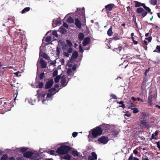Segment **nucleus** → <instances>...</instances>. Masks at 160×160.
Returning <instances> with one entry per match:
<instances>
[{
	"label": "nucleus",
	"mask_w": 160,
	"mask_h": 160,
	"mask_svg": "<svg viewBox=\"0 0 160 160\" xmlns=\"http://www.w3.org/2000/svg\"><path fill=\"white\" fill-rule=\"evenodd\" d=\"M91 135H89V138H95L102 134V131L100 127L98 126L92 129Z\"/></svg>",
	"instance_id": "nucleus-1"
},
{
	"label": "nucleus",
	"mask_w": 160,
	"mask_h": 160,
	"mask_svg": "<svg viewBox=\"0 0 160 160\" xmlns=\"http://www.w3.org/2000/svg\"><path fill=\"white\" fill-rule=\"evenodd\" d=\"M71 149L72 148L70 146L64 145L59 148L56 152L58 153L63 155L67 154Z\"/></svg>",
	"instance_id": "nucleus-2"
},
{
	"label": "nucleus",
	"mask_w": 160,
	"mask_h": 160,
	"mask_svg": "<svg viewBox=\"0 0 160 160\" xmlns=\"http://www.w3.org/2000/svg\"><path fill=\"white\" fill-rule=\"evenodd\" d=\"M77 11H76V16H77L80 20L85 19V12L84 8H83L82 9L81 8H77Z\"/></svg>",
	"instance_id": "nucleus-3"
},
{
	"label": "nucleus",
	"mask_w": 160,
	"mask_h": 160,
	"mask_svg": "<svg viewBox=\"0 0 160 160\" xmlns=\"http://www.w3.org/2000/svg\"><path fill=\"white\" fill-rule=\"evenodd\" d=\"M100 127L101 129H102V132H103V134H105L107 133L108 132V130L110 128V125L105 124V123L102 124L99 126Z\"/></svg>",
	"instance_id": "nucleus-4"
},
{
	"label": "nucleus",
	"mask_w": 160,
	"mask_h": 160,
	"mask_svg": "<svg viewBox=\"0 0 160 160\" xmlns=\"http://www.w3.org/2000/svg\"><path fill=\"white\" fill-rule=\"evenodd\" d=\"M98 141L99 142V143L105 144L108 142V138L104 136H102L98 139Z\"/></svg>",
	"instance_id": "nucleus-5"
},
{
	"label": "nucleus",
	"mask_w": 160,
	"mask_h": 160,
	"mask_svg": "<svg viewBox=\"0 0 160 160\" xmlns=\"http://www.w3.org/2000/svg\"><path fill=\"white\" fill-rule=\"evenodd\" d=\"M54 82L52 79L48 80L45 85V88L46 89H49L52 86Z\"/></svg>",
	"instance_id": "nucleus-6"
},
{
	"label": "nucleus",
	"mask_w": 160,
	"mask_h": 160,
	"mask_svg": "<svg viewBox=\"0 0 160 160\" xmlns=\"http://www.w3.org/2000/svg\"><path fill=\"white\" fill-rule=\"evenodd\" d=\"M140 123L141 125L140 126L142 128H149V124L145 120H141Z\"/></svg>",
	"instance_id": "nucleus-7"
},
{
	"label": "nucleus",
	"mask_w": 160,
	"mask_h": 160,
	"mask_svg": "<svg viewBox=\"0 0 160 160\" xmlns=\"http://www.w3.org/2000/svg\"><path fill=\"white\" fill-rule=\"evenodd\" d=\"M33 152H32L27 151L24 152L23 154V155L25 157L29 158L33 156Z\"/></svg>",
	"instance_id": "nucleus-8"
},
{
	"label": "nucleus",
	"mask_w": 160,
	"mask_h": 160,
	"mask_svg": "<svg viewBox=\"0 0 160 160\" xmlns=\"http://www.w3.org/2000/svg\"><path fill=\"white\" fill-rule=\"evenodd\" d=\"M91 42V39L89 37H86L83 40L82 42L83 45L85 46L88 44H89Z\"/></svg>",
	"instance_id": "nucleus-9"
},
{
	"label": "nucleus",
	"mask_w": 160,
	"mask_h": 160,
	"mask_svg": "<svg viewBox=\"0 0 160 160\" xmlns=\"http://www.w3.org/2000/svg\"><path fill=\"white\" fill-rule=\"evenodd\" d=\"M40 63L42 68H46L47 65V63L42 58L40 59Z\"/></svg>",
	"instance_id": "nucleus-10"
},
{
	"label": "nucleus",
	"mask_w": 160,
	"mask_h": 160,
	"mask_svg": "<svg viewBox=\"0 0 160 160\" xmlns=\"http://www.w3.org/2000/svg\"><path fill=\"white\" fill-rule=\"evenodd\" d=\"M115 6L114 4H109L105 6V8L107 11H111Z\"/></svg>",
	"instance_id": "nucleus-11"
},
{
	"label": "nucleus",
	"mask_w": 160,
	"mask_h": 160,
	"mask_svg": "<svg viewBox=\"0 0 160 160\" xmlns=\"http://www.w3.org/2000/svg\"><path fill=\"white\" fill-rule=\"evenodd\" d=\"M75 24L77 28L80 29L81 28V23L80 21L78 18L75 19Z\"/></svg>",
	"instance_id": "nucleus-12"
},
{
	"label": "nucleus",
	"mask_w": 160,
	"mask_h": 160,
	"mask_svg": "<svg viewBox=\"0 0 160 160\" xmlns=\"http://www.w3.org/2000/svg\"><path fill=\"white\" fill-rule=\"evenodd\" d=\"M148 116L146 112H142L141 114L140 119L142 120H145L146 118Z\"/></svg>",
	"instance_id": "nucleus-13"
},
{
	"label": "nucleus",
	"mask_w": 160,
	"mask_h": 160,
	"mask_svg": "<svg viewBox=\"0 0 160 160\" xmlns=\"http://www.w3.org/2000/svg\"><path fill=\"white\" fill-rule=\"evenodd\" d=\"M134 2L135 3V7L136 8L139 7L140 6L143 7L144 4V3H141L137 1H134Z\"/></svg>",
	"instance_id": "nucleus-14"
},
{
	"label": "nucleus",
	"mask_w": 160,
	"mask_h": 160,
	"mask_svg": "<svg viewBox=\"0 0 160 160\" xmlns=\"http://www.w3.org/2000/svg\"><path fill=\"white\" fill-rule=\"evenodd\" d=\"M84 34L82 32H80L79 33L78 35V38L80 41H81L82 40H83V39L84 38Z\"/></svg>",
	"instance_id": "nucleus-15"
},
{
	"label": "nucleus",
	"mask_w": 160,
	"mask_h": 160,
	"mask_svg": "<svg viewBox=\"0 0 160 160\" xmlns=\"http://www.w3.org/2000/svg\"><path fill=\"white\" fill-rule=\"evenodd\" d=\"M112 40H117L120 39V36H119L118 34L115 33L113 35V37L111 38Z\"/></svg>",
	"instance_id": "nucleus-16"
},
{
	"label": "nucleus",
	"mask_w": 160,
	"mask_h": 160,
	"mask_svg": "<svg viewBox=\"0 0 160 160\" xmlns=\"http://www.w3.org/2000/svg\"><path fill=\"white\" fill-rule=\"evenodd\" d=\"M152 95H151L149 96L148 98V103L150 104V106H151L153 104V103L152 101Z\"/></svg>",
	"instance_id": "nucleus-17"
},
{
	"label": "nucleus",
	"mask_w": 160,
	"mask_h": 160,
	"mask_svg": "<svg viewBox=\"0 0 160 160\" xmlns=\"http://www.w3.org/2000/svg\"><path fill=\"white\" fill-rule=\"evenodd\" d=\"M144 11V9L142 8H138L136 10V12L138 14L141 13Z\"/></svg>",
	"instance_id": "nucleus-18"
},
{
	"label": "nucleus",
	"mask_w": 160,
	"mask_h": 160,
	"mask_svg": "<svg viewBox=\"0 0 160 160\" xmlns=\"http://www.w3.org/2000/svg\"><path fill=\"white\" fill-rule=\"evenodd\" d=\"M112 34V27L111 26L107 31V34L109 36H111Z\"/></svg>",
	"instance_id": "nucleus-19"
},
{
	"label": "nucleus",
	"mask_w": 160,
	"mask_h": 160,
	"mask_svg": "<svg viewBox=\"0 0 160 160\" xmlns=\"http://www.w3.org/2000/svg\"><path fill=\"white\" fill-rule=\"evenodd\" d=\"M30 9V7H26L24 8L22 11V13H24L27 12L29 11Z\"/></svg>",
	"instance_id": "nucleus-20"
},
{
	"label": "nucleus",
	"mask_w": 160,
	"mask_h": 160,
	"mask_svg": "<svg viewBox=\"0 0 160 160\" xmlns=\"http://www.w3.org/2000/svg\"><path fill=\"white\" fill-rule=\"evenodd\" d=\"M45 74L44 72H42L40 74V75L36 78V79H37L38 78H39L40 80H42L44 77Z\"/></svg>",
	"instance_id": "nucleus-21"
},
{
	"label": "nucleus",
	"mask_w": 160,
	"mask_h": 160,
	"mask_svg": "<svg viewBox=\"0 0 160 160\" xmlns=\"http://www.w3.org/2000/svg\"><path fill=\"white\" fill-rule=\"evenodd\" d=\"M66 82V80L64 78H62L61 80V84L63 87L67 85V84H65Z\"/></svg>",
	"instance_id": "nucleus-22"
},
{
	"label": "nucleus",
	"mask_w": 160,
	"mask_h": 160,
	"mask_svg": "<svg viewBox=\"0 0 160 160\" xmlns=\"http://www.w3.org/2000/svg\"><path fill=\"white\" fill-rule=\"evenodd\" d=\"M132 17H133L132 20L134 22L135 26L137 28H138V24L136 22V16L134 14L132 15Z\"/></svg>",
	"instance_id": "nucleus-23"
},
{
	"label": "nucleus",
	"mask_w": 160,
	"mask_h": 160,
	"mask_svg": "<svg viewBox=\"0 0 160 160\" xmlns=\"http://www.w3.org/2000/svg\"><path fill=\"white\" fill-rule=\"evenodd\" d=\"M153 52L160 53V46H157L156 49L154 50Z\"/></svg>",
	"instance_id": "nucleus-24"
},
{
	"label": "nucleus",
	"mask_w": 160,
	"mask_h": 160,
	"mask_svg": "<svg viewBox=\"0 0 160 160\" xmlns=\"http://www.w3.org/2000/svg\"><path fill=\"white\" fill-rule=\"evenodd\" d=\"M68 46L66 44H63L62 45V49L63 51L68 49Z\"/></svg>",
	"instance_id": "nucleus-25"
},
{
	"label": "nucleus",
	"mask_w": 160,
	"mask_h": 160,
	"mask_svg": "<svg viewBox=\"0 0 160 160\" xmlns=\"http://www.w3.org/2000/svg\"><path fill=\"white\" fill-rule=\"evenodd\" d=\"M122 49V47H119L118 48H114V50L115 51L118 53H119Z\"/></svg>",
	"instance_id": "nucleus-26"
},
{
	"label": "nucleus",
	"mask_w": 160,
	"mask_h": 160,
	"mask_svg": "<svg viewBox=\"0 0 160 160\" xmlns=\"http://www.w3.org/2000/svg\"><path fill=\"white\" fill-rule=\"evenodd\" d=\"M117 103H119L120 104H121V105L120 106V107H121L122 108H125V104H124V102L122 101H121L120 102H117Z\"/></svg>",
	"instance_id": "nucleus-27"
},
{
	"label": "nucleus",
	"mask_w": 160,
	"mask_h": 160,
	"mask_svg": "<svg viewBox=\"0 0 160 160\" xmlns=\"http://www.w3.org/2000/svg\"><path fill=\"white\" fill-rule=\"evenodd\" d=\"M61 78V76L60 75L57 76H56V78L54 79V81H55V82H56V83L58 82H59V80Z\"/></svg>",
	"instance_id": "nucleus-28"
},
{
	"label": "nucleus",
	"mask_w": 160,
	"mask_h": 160,
	"mask_svg": "<svg viewBox=\"0 0 160 160\" xmlns=\"http://www.w3.org/2000/svg\"><path fill=\"white\" fill-rule=\"evenodd\" d=\"M67 21L70 23H73L74 22V19L71 17H69Z\"/></svg>",
	"instance_id": "nucleus-29"
},
{
	"label": "nucleus",
	"mask_w": 160,
	"mask_h": 160,
	"mask_svg": "<svg viewBox=\"0 0 160 160\" xmlns=\"http://www.w3.org/2000/svg\"><path fill=\"white\" fill-rule=\"evenodd\" d=\"M78 57V53L77 51H75L73 52L72 54V57L74 59H76Z\"/></svg>",
	"instance_id": "nucleus-30"
},
{
	"label": "nucleus",
	"mask_w": 160,
	"mask_h": 160,
	"mask_svg": "<svg viewBox=\"0 0 160 160\" xmlns=\"http://www.w3.org/2000/svg\"><path fill=\"white\" fill-rule=\"evenodd\" d=\"M62 158L68 160H70L71 159V157L70 155L67 154L65 155Z\"/></svg>",
	"instance_id": "nucleus-31"
},
{
	"label": "nucleus",
	"mask_w": 160,
	"mask_h": 160,
	"mask_svg": "<svg viewBox=\"0 0 160 160\" xmlns=\"http://www.w3.org/2000/svg\"><path fill=\"white\" fill-rule=\"evenodd\" d=\"M42 56L47 60H48L50 59L49 57L46 53H43L42 55Z\"/></svg>",
	"instance_id": "nucleus-32"
},
{
	"label": "nucleus",
	"mask_w": 160,
	"mask_h": 160,
	"mask_svg": "<svg viewBox=\"0 0 160 160\" xmlns=\"http://www.w3.org/2000/svg\"><path fill=\"white\" fill-rule=\"evenodd\" d=\"M28 149V148L25 147H22L21 148L20 151L24 153Z\"/></svg>",
	"instance_id": "nucleus-33"
},
{
	"label": "nucleus",
	"mask_w": 160,
	"mask_h": 160,
	"mask_svg": "<svg viewBox=\"0 0 160 160\" xmlns=\"http://www.w3.org/2000/svg\"><path fill=\"white\" fill-rule=\"evenodd\" d=\"M67 44L68 46L69 47H72V44L71 41L69 40H67L66 41Z\"/></svg>",
	"instance_id": "nucleus-34"
},
{
	"label": "nucleus",
	"mask_w": 160,
	"mask_h": 160,
	"mask_svg": "<svg viewBox=\"0 0 160 160\" xmlns=\"http://www.w3.org/2000/svg\"><path fill=\"white\" fill-rule=\"evenodd\" d=\"M150 3L151 4L153 5H156L157 4V0H150Z\"/></svg>",
	"instance_id": "nucleus-35"
},
{
	"label": "nucleus",
	"mask_w": 160,
	"mask_h": 160,
	"mask_svg": "<svg viewBox=\"0 0 160 160\" xmlns=\"http://www.w3.org/2000/svg\"><path fill=\"white\" fill-rule=\"evenodd\" d=\"M143 8L149 12H151V9L148 7L146 6L144 4L143 6Z\"/></svg>",
	"instance_id": "nucleus-36"
},
{
	"label": "nucleus",
	"mask_w": 160,
	"mask_h": 160,
	"mask_svg": "<svg viewBox=\"0 0 160 160\" xmlns=\"http://www.w3.org/2000/svg\"><path fill=\"white\" fill-rule=\"evenodd\" d=\"M72 154L73 156H78V152L77 151H73L72 152Z\"/></svg>",
	"instance_id": "nucleus-37"
},
{
	"label": "nucleus",
	"mask_w": 160,
	"mask_h": 160,
	"mask_svg": "<svg viewBox=\"0 0 160 160\" xmlns=\"http://www.w3.org/2000/svg\"><path fill=\"white\" fill-rule=\"evenodd\" d=\"M61 22L60 21L55 20L54 22V24H55L56 26L54 27H56V26H59L61 24Z\"/></svg>",
	"instance_id": "nucleus-38"
},
{
	"label": "nucleus",
	"mask_w": 160,
	"mask_h": 160,
	"mask_svg": "<svg viewBox=\"0 0 160 160\" xmlns=\"http://www.w3.org/2000/svg\"><path fill=\"white\" fill-rule=\"evenodd\" d=\"M91 154L95 160H97V156L95 152H92Z\"/></svg>",
	"instance_id": "nucleus-39"
},
{
	"label": "nucleus",
	"mask_w": 160,
	"mask_h": 160,
	"mask_svg": "<svg viewBox=\"0 0 160 160\" xmlns=\"http://www.w3.org/2000/svg\"><path fill=\"white\" fill-rule=\"evenodd\" d=\"M147 12L144 10V11L141 13L142 18H143L144 17L147 15Z\"/></svg>",
	"instance_id": "nucleus-40"
},
{
	"label": "nucleus",
	"mask_w": 160,
	"mask_h": 160,
	"mask_svg": "<svg viewBox=\"0 0 160 160\" xmlns=\"http://www.w3.org/2000/svg\"><path fill=\"white\" fill-rule=\"evenodd\" d=\"M60 47H58V46L57 48V53L56 54L57 55H59L60 53Z\"/></svg>",
	"instance_id": "nucleus-41"
},
{
	"label": "nucleus",
	"mask_w": 160,
	"mask_h": 160,
	"mask_svg": "<svg viewBox=\"0 0 160 160\" xmlns=\"http://www.w3.org/2000/svg\"><path fill=\"white\" fill-rule=\"evenodd\" d=\"M7 158V154H5L3 155L1 157V160H6Z\"/></svg>",
	"instance_id": "nucleus-42"
},
{
	"label": "nucleus",
	"mask_w": 160,
	"mask_h": 160,
	"mask_svg": "<svg viewBox=\"0 0 160 160\" xmlns=\"http://www.w3.org/2000/svg\"><path fill=\"white\" fill-rule=\"evenodd\" d=\"M131 109L133 110V112L134 113H137L139 112V110L136 108H132Z\"/></svg>",
	"instance_id": "nucleus-43"
},
{
	"label": "nucleus",
	"mask_w": 160,
	"mask_h": 160,
	"mask_svg": "<svg viewBox=\"0 0 160 160\" xmlns=\"http://www.w3.org/2000/svg\"><path fill=\"white\" fill-rule=\"evenodd\" d=\"M38 84L39 88H42L44 85L43 83L41 82H38Z\"/></svg>",
	"instance_id": "nucleus-44"
},
{
	"label": "nucleus",
	"mask_w": 160,
	"mask_h": 160,
	"mask_svg": "<svg viewBox=\"0 0 160 160\" xmlns=\"http://www.w3.org/2000/svg\"><path fill=\"white\" fill-rule=\"evenodd\" d=\"M56 90V89L55 88H52L49 89L48 90L49 92L52 93L53 92H55Z\"/></svg>",
	"instance_id": "nucleus-45"
},
{
	"label": "nucleus",
	"mask_w": 160,
	"mask_h": 160,
	"mask_svg": "<svg viewBox=\"0 0 160 160\" xmlns=\"http://www.w3.org/2000/svg\"><path fill=\"white\" fill-rule=\"evenodd\" d=\"M14 95L13 97H15L14 98V101H15L16 100L17 97L18 95V92L17 91L14 92Z\"/></svg>",
	"instance_id": "nucleus-46"
},
{
	"label": "nucleus",
	"mask_w": 160,
	"mask_h": 160,
	"mask_svg": "<svg viewBox=\"0 0 160 160\" xmlns=\"http://www.w3.org/2000/svg\"><path fill=\"white\" fill-rule=\"evenodd\" d=\"M51 37L50 36H48L46 38L45 41L47 42H49L51 41Z\"/></svg>",
	"instance_id": "nucleus-47"
},
{
	"label": "nucleus",
	"mask_w": 160,
	"mask_h": 160,
	"mask_svg": "<svg viewBox=\"0 0 160 160\" xmlns=\"http://www.w3.org/2000/svg\"><path fill=\"white\" fill-rule=\"evenodd\" d=\"M55 93H52L49 92L47 94V97L48 98H50L52 96L55 94Z\"/></svg>",
	"instance_id": "nucleus-48"
},
{
	"label": "nucleus",
	"mask_w": 160,
	"mask_h": 160,
	"mask_svg": "<svg viewBox=\"0 0 160 160\" xmlns=\"http://www.w3.org/2000/svg\"><path fill=\"white\" fill-rule=\"evenodd\" d=\"M146 83H144L143 82H142V83L141 86V89L142 90H143L145 89L146 88Z\"/></svg>",
	"instance_id": "nucleus-49"
},
{
	"label": "nucleus",
	"mask_w": 160,
	"mask_h": 160,
	"mask_svg": "<svg viewBox=\"0 0 160 160\" xmlns=\"http://www.w3.org/2000/svg\"><path fill=\"white\" fill-rule=\"evenodd\" d=\"M72 72V70L70 68H68V69L67 71V73L68 75H70L71 73Z\"/></svg>",
	"instance_id": "nucleus-50"
},
{
	"label": "nucleus",
	"mask_w": 160,
	"mask_h": 160,
	"mask_svg": "<svg viewBox=\"0 0 160 160\" xmlns=\"http://www.w3.org/2000/svg\"><path fill=\"white\" fill-rule=\"evenodd\" d=\"M52 35L53 36H55L56 37H58V34L57 33V32L56 31H53L52 33Z\"/></svg>",
	"instance_id": "nucleus-51"
},
{
	"label": "nucleus",
	"mask_w": 160,
	"mask_h": 160,
	"mask_svg": "<svg viewBox=\"0 0 160 160\" xmlns=\"http://www.w3.org/2000/svg\"><path fill=\"white\" fill-rule=\"evenodd\" d=\"M72 51L73 50L72 47H69V48H68L67 51L68 53H72Z\"/></svg>",
	"instance_id": "nucleus-52"
},
{
	"label": "nucleus",
	"mask_w": 160,
	"mask_h": 160,
	"mask_svg": "<svg viewBox=\"0 0 160 160\" xmlns=\"http://www.w3.org/2000/svg\"><path fill=\"white\" fill-rule=\"evenodd\" d=\"M58 71H54L52 73L53 76V77L57 76L58 75Z\"/></svg>",
	"instance_id": "nucleus-53"
},
{
	"label": "nucleus",
	"mask_w": 160,
	"mask_h": 160,
	"mask_svg": "<svg viewBox=\"0 0 160 160\" xmlns=\"http://www.w3.org/2000/svg\"><path fill=\"white\" fill-rule=\"evenodd\" d=\"M152 37L151 36L149 37L145 38V39L147 40L149 42H151L152 40Z\"/></svg>",
	"instance_id": "nucleus-54"
},
{
	"label": "nucleus",
	"mask_w": 160,
	"mask_h": 160,
	"mask_svg": "<svg viewBox=\"0 0 160 160\" xmlns=\"http://www.w3.org/2000/svg\"><path fill=\"white\" fill-rule=\"evenodd\" d=\"M20 73H21L20 72L18 71L15 73H14V74L18 76H21Z\"/></svg>",
	"instance_id": "nucleus-55"
},
{
	"label": "nucleus",
	"mask_w": 160,
	"mask_h": 160,
	"mask_svg": "<svg viewBox=\"0 0 160 160\" xmlns=\"http://www.w3.org/2000/svg\"><path fill=\"white\" fill-rule=\"evenodd\" d=\"M110 96L113 99H117V96L114 94H112L110 95Z\"/></svg>",
	"instance_id": "nucleus-56"
},
{
	"label": "nucleus",
	"mask_w": 160,
	"mask_h": 160,
	"mask_svg": "<svg viewBox=\"0 0 160 160\" xmlns=\"http://www.w3.org/2000/svg\"><path fill=\"white\" fill-rule=\"evenodd\" d=\"M155 143L157 145V147L159 148V150H160V143L159 142H159H155Z\"/></svg>",
	"instance_id": "nucleus-57"
},
{
	"label": "nucleus",
	"mask_w": 160,
	"mask_h": 160,
	"mask_svg": "<svg viewBox=\"0 0 160 160\" xmlns=\"http://www.w3.org/2000/svg\"><path fill=\"white\" fill-rule=\"evenodd\" d=\"M78 134V132H74L72 133V136L74 138H75L77 136Z\"/></svg>",
	"instance_id": "nucleus-58"
},
{
	"label": "nucleus",
	"mask_w": 160,
	"mask_h": 160,
	"mask_svg": "<svg viewBox=\"0 0 160 160\" xmlns=\"http://www.w3.org/2000/svg\"><path fill=\"white\" fill-rule=\"evenodd\" d=\"M49 154L51 155H54L55 154V151L54 150H51L50 151Z\"/></svg>",
	"instance_id": "nucleus-59"
},
{
	"label": "nucleus",
	"mask_w": 160,
	"mask_h": 160,
	"mask_svg": "<svg viewBox=\"0 0 160 160\" xmlns=\"http://www.w3.org/2000/svg\"><path fill=\"white\" fill-rule=\"evenodd\" d=\"M79 51L81 53H82L83 52V49L81 46L79 47Z\"/></svg>",
	"instance_id": "nucleus-60"
},
{
	"label": "nucleus",
	"mask_w": 160,
	"mask_h": 160,
	"mask_svg": "<svg viewBox=\"0 0 160 160\" xmlns=\"http://www.w3.org/2000/svg\"><path fill=\"white\" fill-rule=\"evenodd\" d=\"M147 81V78L146 77H145H145L143 79V82L144 83H146Z\"/></svg>",
	"instance_id": "nucleus-61"
},
{
	"label": "nucleus",
	"mask_w": 160,
	"mask_h": 160,
	"mask_svg": "<svg viewBox=\"0 0 160 160\" xmlns=\"http://www.w3.org/2000/svg\"><path fill=\"white\" fill-rule=\"evenodd\" d=\"M75 59H74V58H73V57H72L71 58L70 60V62L71 63H73L74 62Z\"/></svg>",
	"instance_id": "nucleus-62"
},
{
	"label": "nucleus",
	"mask_w": 160,
	"mask_h": 160,
	"mask_svg": "<svg viewBox=\"0 0 160 160\" xmlns=\"http://www.w3.org/2000/svg\"><path fill=\"white\" fill-rule=\"evenodd\" d=\"M88 160H95L94 158L90 156L88 157Z\"/></svg>",
	"instance_id": "nucleus-63"
},
{
	"label": "nucleus",
	"mask_w": 160,
	"mask_h": 160,
	"mask_svg": "<svg viewBox=\"0 0 160 160\" xmlns=\"http://www.w3.org/2000/svg\"><path fill=\"white\" fill-rule=\"evenodd\" d=\"M63 26L65 27L68 28V25L65 22H64L63 23Z\"/></svg>",
	"instance_id": "nucleus-64"
}]
</instances>
